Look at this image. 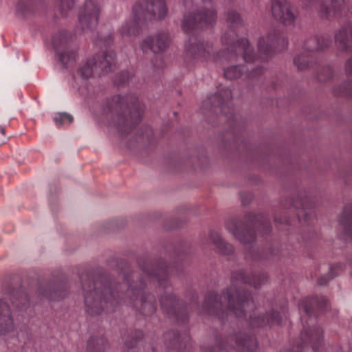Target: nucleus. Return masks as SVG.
I'll list each match as a JSON object with an SVG mask.
<instances>
[{"label": "nucleus", "mask_w": 352, "mask_h": 352, "mask_svg": "<svg viewBox=\"0 0 352 352\" xmlns=\"http://www.w3.org/2000/svg\"><path fill=\"white\" fill-rule=\"evenodd\" d=\"M317 42L318 41L315 36L309 37L305 41L304 50L309 52H319Z\"/></svg>", "instance_id": "nucleus-41"}, {"label": "nucleus", "mask_w": 352, "mask_h": 352, "mask_svg": "<svg viewBox=\"0 0 352 352\" xmlns=\"http://www.w3.org/2000/svg\"><path fill=\"white\" fill-rule=\"evenodd\" d=\"M112 41V37L111 36H108V38L105 39V42L109 44Z\"/></svg>", "instance_id": "nucleus-54"}, {"label": "nucleus", "mask_w": 352, "mask_h": 352, "mask_svg": "<svg viewBox=\"0 0 352 352\" xmlns=\"http://www.w3.org/2000/svg\"><path fill=\"white\" fill-rule=\"evenodd\" d=\"M133 12L134 23L140 28L147 21L164 18L167 8L164 0H142L135 4Z\"/></svg>", "instance_id": "nucleus-8"}, {"label": "nucleus", "mask_w": 352, "mask_h": 352, "mask_svg": "<svg viewBox=\"0 0 352 352\" xmlns=\"http://www.w3.org/2000/svg\"><path fill=\"white\" fill-rule=\"evenodd\" d=\"M258 346L254 335L234 331L224 337L215 338V344L204 346L205 352H252Z\"/></svg>", "instance_id": "nucleus-7"}, {"label": "nucleus", "mask_w": 352, "mask_h": 352, "mask_svg": "<svg viewBox=\"0 0 352 352\" xmlns=\"http://www.w3.org/2000/svg\"><path fill=\"white\" fill-rule=\"evenodd\" d=\"M176 268L177 274L179 275L182 272V267L180 266H174Z\"/></svg>", "instance_id": "nucleus-52"}, {"label": "nucleus", "mask_w": 352, "mask_h": 352, "mask_svg": "<svg viewBox=\"0 0 352 352\" xmlns=\"http://www.w3.org/2000/svg\"><path fill=\"white\" fill-rule=\"evenodd\" d=\"M230 136V134L228 133H226V134L223 136V138H222L221 141L222 142H224L226 141V140H228V137Z\"/></svg>", "instance_id": "nucleus-53"}, {"label": "nucleus", "mask_w": 352, "mask_h": 352, "mask_svg": "<svg viewBox=\"0 0 352 352\" xmlns=\"http://www.w3.org/2000/svg\"><path fill=\"white\" fill-rule=\"evenodd\" d=\"M102 112L112 120L120 133L128 135L134 132V142L138 144L144 146L153 142V131L151 127L135 128L143 112L142 105L135 96H114L104 102Z\"/></svg>", "instance_id": "nucleus-3"}, {"label": "nucleus", "mask_w": 352, "mask_h": 352, "mask_svg": "<svg viewBox=\"0 0 352 352\" xmlns=\"http://www.w3.org/2000/svg\"><path fill=\"white\" fill-rule=\"evenodd\" d=\"M333 94L337 96H352V82H344V83L335 87L333 88Z\"/></svg>", "instance_id": "nucleus-39"}, {"label": "nucleus", "mask_w": 352, "mask_h": 352, "mask_svg": "<svg viewBox=\"0 0 352 352\" xmlns=\"http://www.w3.org/2000/svg\"><path fill=\"white\" fill-rule=\"evenodd\" d=\"M340 223L346 234L352 237V204L344 206L340 217Z\"/></svg>", "instance_id": "nucleus-31"}, {"label": "nucleus", "mask_w": 352, "mask_h": 352, "mask_svg": "<svg viewBox=\"0 0 352 352\" xmlns=\"http://www.w3.org/2000/svg\"><path fill=\"white\" fill-rule=\"evenodd\" d=\"M129 146H133V143L132 142H130L129 144Z\"/></svg>", "instance_id": "nucleus-57"}, {"label": "nucleus", "mask_w": 352, "mask_h": 352, "mask_svg": "<svg viewBox=\"0 0 352 352\" xmlns=\"http://www.w3.org/2000/svg\"><path fill=\"white\" fill-rule=\"evenodd\" d=\"M334 75L333 66L330 65H318L314 72V76L320 82H325L331 80Z\"/></svg>", "instance_id": "nucleus-32"}, {"label": "nucleus", "mask_w": 352, "mask_h": 352, "mask_svg": "<svg viewBox=\"0 0 352 352\" xmlns=\"http://www.w3.org/2000/svg\"><path fill=\"white\" fill-rule=\"evenodd\" d=\"M44 6V0H20L16 6V12L23 16L39 10Z\"/></svg>", "instance_id": "nucleus-29"}, {"label": "nucleus", "mask_w": 352, "mask_h": 352, "mask_svg": "<svg viewBox=\"0 0 352 352\" xmlns=\"http://www.w3.org/2000/svg\"><path fill=\"white\" fill-rule=\"evenodd\" d=\"M263 74V68L261 67H258L251 71L248 74V77L252 79L258 78V77Z\"/></svg>", "instance_id": "nucleus-48"}, {"label": "nucleus", "mask_w": 352, "mask_h": 352, "mask_svg": "<svg viewBox=\"0 0 352 352\" xmlns=\"http://www.w3.org/2000/svg\"><path fill=\"white\" fill-rule=\"evenodd\" d=\"M95 70V63L91 58L87 61L85 65L80 68L78 73L82 78L88 79L90 77L96 76Z\"/></svg>", "instance_id": "nucleus-36"}, {"label": "nucleus", "mask_w": 352, "mask_h": 352, "mask_svg": "<svg viewBox=\"0 0 352 352\" xmlns=\"http://www.w3.org/2000/svg\"><path fill=\"white\" fill-rule=\"evenodd\" d=\"M118 274L126 283L128 289L124 294L121 285L113 281L103 270L80 276L84 295L85 310L88 315L97 316L103 312L113 311L122 302L143 316L153 315L157 309L155 296L144 291L146 283L137 272L124 261H115Z\"/></svg>", "instance_id": "nucleus-1"}, {"label": "nucleus", "mask_w": 352, "mask_h": 352, "mask_svg": "<svg viewBox=\"0 0 352 352\" xmlns=\"http://www.w3.org/2000/svg\"><path fill=\"white\" fill-rule=\"evenodd\" d=\"M342 270V265L341 263H336L331 265L329 267V274L322 275L319 277L317 280V283L319 285H326L331 279L337 276L339 271Z\"/></svg>", "instance_id": "nucleus-35"}, {"label": "nucleus", "mask_w": 352, "mask_h": 352, "mask_svg": "<svg viewBox=\"0 0 352 352\" xmlns=\"http://www.w3.org/2000/svg\"><path fill=\"white\" fill-rule=\"evenodd\" d=\"M212 51V46L208 43H204L201 38L192 36L185 44L186 56L193 58H207Z\"/></svg>", "instance_id": "nucleus-21"}, {"label": "nucleus", "mask_w": 352, "mask_h": 352, "mask_svg": "<svg viewBox=\"0 0 352 352\" xmlns=\"http://www.w3.org/2000/svg\"><path fill=\"white\" fill-rule=\"evenodd\" d=\"M164 343L167 347V352H182L186 345L181 340L177 331H168L164 334Z\"/></svg>", "instance_id": "nucleus-27"}, {"label": "nucleus", "mask_w": 352, "mask_h": 352, "mask_svg": "<svg viewBox=\"0 0 352 352\" xmlns=\"http://www.w3.org/2000/svg\"><path fill=\"white\" fill-rule=\"evenodd\" d=\"M205 2H210L212 0H204Z\"/></svg>", "instance_id": "nucleus-58"}, {"label": "nucleus", "mask_w": 352, "mask_h": 352, "mask_svg": "<svg viewBox=\"0 0 352 352\" xmlns=\"http://www.w3.org/2000/svg\"><path fill=\"white\" fill-rule=\"evenodd\" d=\"M166 290L160 296V303L163 312L177 322L185 323L188 321V314L186 303L179 299L171 290Z\"/></svg>", "instance_id": "nucleus-10"}, {"label": "nucleus", "mask_w": 352, "mask_h": 352, "mask_svg": "<svg viewBox=\"0 0 352 352\" xmlns=\"http://www.w3.org/2000/svg\"><path fill=\"white\" fill-rule=\"evenodd\" d=\"M140 267L151 279L156 280L161 286H163L168 277L167 265L162 259L157 261H139Z\"/></svg>", "instance_id": "nucleus-19"}, {"label": "nucleus", "mask_w": 352, "mask_h": 352, "mask_svg": "<svg viewBox=\"0 0 352 352\" xmlns=\"http://www.w3.org/2000/svg\"><path fill=\"white\" fill-rule=\"evenodd\" d=\"M303 5L305 6L306 7H310L314 3L316 2V0H301Z\"/></svg>", "instance_id": "nucleus-49"}, {"label": "nucleus", "mask_w": 352, "mask_h": 352, "mask_svg": "<svg viewBox=\"0 0 352 352\" xmlns=\"http://www.w3.org/2000/svg\"><path fill=\"white\" fill-rule=\"evenodd\" d=\"M100 8L96 0H85L79 11L78 20L84 31H93L97 26Z\"/></svg>", "instance_id": "nucleus-15"}, {"label": "nucleus", "mask_w": 352, "mask_h": 352, "mask_svg": "<svg viewBox=\"0 0 352 352\" xmlns=\"http://www.w3.org/2000/svg\"><path fill=\"white\" fill-rule=\"evenodd\" d=\"M280 214H279V212H276L274 214V221L275 223L277 224H286V225H290V220L286 217L284 216L283 218L279 217Z\"/></svg>", "instance_id": "nucleus-45"}, {"label": "nucleus", "mask_w": 352, "mask_h": 352, "mask_svg": "<svg viewBox=\"0 0 352 352\" xmlns=\"http://www.w3.org/2000/svg\"><path fill=\"white\" fill-rule=\"evenodd\" d=\"M180 251L178 250V249H175V254H177V255H179L180 254Z\"/></svg>", "instance_id": "nucleus-55"}, {"label": "nucleus", "mask_w": 352, "mask_h": 352, "mask_svg": "<svg viewBox=\"0 0 352 352\" xmlns=\"http://www.w3.org/2000/svg\"><path fill=\"white\" fill-rule=\"evenodd\" d=\"M293 63L298 71H307L313 67L311 58L305 52L296 55L294 57Z\"/></svg>", "instance_id": "nucleus-33"}, {"label": "nucleus", "mask_w": 352, "mask_h": 352, "mask_svg": "<svg viewBox=\"0 0 352 352\" xmlns=\"http://www.w3.org/2000/svg\"><path fill=\"white\" fill-rule=\"evenodd\" d=\"M226 22L230 28L221 36V42L226 49L218 54L222 63L235 62L239 56L247 63L254 62L257 56L254 54L253 47L248 40L237 38V34L233 30L243 25L240 14L233 9L229 10L226 14Z\"/></svg>", "instance_id": "nucleus-5"}, {"label": "nucleus", "mask_w": 352, "mask_h": 352, "mask_svg": "<svg viewBox=\"0 0 352 352\" xmlns=\"http://www.w3.org/2000/svg\"><path fill=\"white\" fill-rule=\"evenodd\" d=\"M197 299H198L197 294L196 292H194L192 294V300L193 301V303L196 305V307H198Z\"/></svg>", "instance_id": "nucleus-50"}, {"label": "nucleus", "mask_w": 352, "mask_h": 352, "mask_svg": "<svg viewBox=\"0 0 352 352\" xmlns=\"http://www.w3.org/2000/svg\"><path fill=\"white\" fill-rule=\"evenodd\" d=\"M282 317L279 312L272 309L265 314H257L254 310L249 314L250 325L252 328H260L267 325L279 324Z\"/></svg>", "instance_id": "nucleus-22"}, {"label": "nucleus", "mask_w": 352, "mask_h": 352, "mask_svg": "<svg viewBox=\"0 0 352 352\" xmlns=\"http://www.w3.org/2000/svg\"><path fill=\"white\" fill-rule=\"evenodd\" d=\"M75 3L76 0H55V8L60 14L65 17L74 8Z\"/></svg>", "instance_id": "nucleus-34"}, {"label": "nucleus", "mask_w": 352, "mask_h": 352, "mask_svg": "<svg viewBox=\"0 0 352 352\" xmlns=\"http://www.w3.org/2000/svg\"><path fill=\"white\" fill-rule=\"evenodd\" d=\"M116 54L113 52H105L92 58L95 63L96 76L106 75L113 72L116 65Z\"/></svg>", "instance_id": "nucleus-24"}, {"label": "nucleus", "mask_w": 352, "mask_h": 352, "mask_svg": "<svg viewBox=\"0 0 352 352\" xmlns=\"http://www.w3.org/2000/svg\"><path fill=\"white\" fill-rule=\"evenodd\" d=\"M72 37L66 31H61L52 38V44L64 68L69 67L76 60V51L71 47Z\"/></svg>", "instance_id": "nucleus-14"}, {"label": "nucleus", "mask_w": 352, "mask_h": 352, "mask_svg": "<svg viewBox=\"0 0 352 352\" xmlns=\"http://www.w3.org/2000/svg\"><path fill=\"white\" fill-rule=\"evenodd\" d=\"M279 250L276 248H270V252L260 255V256H255L254 257V259H268L270 258L272 256H275L278 254Z\"/></svg>", "instance_id": "nucleus-44"}, {"label": "nucleus", "mask_w": 352, "mask_h": 352, "mask_svg": "<svg viewBox=\"0 0 352 352\" xmlns=\"http://www.w3.org/2000/svg\"><path fill=\"white\" fill-rule=\"evenodd\" d=\"M280 206L283 210L292 208L298 210L296 217L299 222H307L310 214L307 212V210L315 206V201L308 197L305 191L300 190L294 194L292 197L282 201Z\"/></svg>", "instance_id": "nucleus-13"}, {"label": "nucleus", "mask_w": 352, "mask_h": 352, "mask_svg": "<svg viewBox=\"0 0 352 352\" xmlns=\"http://www.w3.org/2000/svg\"><path fill=\"white\" fill-rule=\"evenodd\" d=\"M14 329L10 308L7 302L0 299V334L10 333Z\"/></svg>", "instance_id": "nucleus-26"}, {"label": "nucleus", "mask_w": 352, "mask_h": 352, "mask_svg": "<svg viewBox=\"0 0 352 352\" xmlns=\"http://www.w3.org/2000/svg\"><path fill=\"white\" fill-rule=\"evenodd\" d=\"M4 292L7 294L12 305L18 309H25L29 305V296L23 288L20 279L14 283L7 284L4 287Z\"/></svg>", "instance_id": "nucleus-20"}, {"label": "nucleus", "mask_w": 352, "mask_h": 352, "mask_svg": "<svg viewBox=\"0 0 352 352\" xmlns=\"http://www.w3.org/2000/svg\"><path fill=\"white\" fill-rule=\"evenodd\" d=\"M240 197L242 205L245 206L249 204L250 201L252 200L253 195L250 192H241Z\"/></svg>", "instance_id": "nucleus-46"}, {"label": "nucleus", "mask_w": 352, "mask_h": 352, "mask_svg": "<svg viewBox=\"0 0 352 352\" xmlns=\"http://www.w3.org/2000/svg\"><path fill=\"white\" fill-rule=\"evenodd\" d=\"M217 18L215 10L201 8L195 12L184 14L181 27L185 33L190 34L195 30L212 27L216 23Z\"/></svg>", "instance_id": "nucleus-9"}, {"label": "nucleus", "mask_w": 352, "mask_h": 352, "mask_svg": "<svg viewBox=\"0 0 352 352\" xmlns=\"http://www.w3.org/2000/svg\"><path fill=\"white\" fill-rule=\"evenodd\" d=\"M270 13L278 23L286 26H294L298 17V12L289 0H271Z\"/></svg>", "instance_id": "nucleus-11"}, {"label": "nucleus", "mask_w": 352, "mask_h": 352, "mask_svg": "<svg viewBox=\"0 0 352 352\" xmlns=\"http://www.w3.org/2000/svg\"><path fill=\"white\" fill-rule=\"evenodd\" d=\"M317 38L318 48L320 52H323L330 47L332 43L331 38L327 34H321L315 36Z\"/></svg>", "instance_id": "nucleus-40"}, {"label": "nucleus", "mask_w": 352, "mask_h": 352, "mask_svg": "<svg viewBox=\"0 0 352 352\" xmlns=\"http://www.w3.org/2000/svg\"><path fill=\"white\" fill-rule=\"evenodd\" d=\"M333 37L338 52L344 54L352 52V24L339 28L334 32Z\"/></svg>", "instance_id": "nucleus-23"}, {"label": "nucleus", "mask_w": 352, "mask_h": 352, "mask_svg": "<svg viewBox=\"0 0 352 352\" xmlns=\"http://www.w3.org/2000/svg\"><path fill=\"white\" fill-rule=\"evenodd\" d=\"M232 98L230 89L228 88L222 89L205 100L203 102V107L207 109L215 108V111H217L218 109L224 114L231 115L232 107L230 105V102Z\"/></svg>", "instance_id": "nucleus-18"}, {"label": "nucleus", "mask_w": 352, "mask_h": 352, "mask_svg": "<svg viewBox=\"0 0 352 352\" xmlns=\"http://www.w3.org/2000/svg\"><path fill=\"white\" fill-rule=\"evenodd\" d=\"M143 338V333L140 330L131 331L124 338L125 345L129 349L133 348L137 342Z\"/></svg>", "instance_id": "nucleus-38"}, {"label": "nucleus", "mask_w": 352, "mask_h": 352, "mask_svg": "<svg viewBox=\"0 0 352 352\" xmlns=\"http://www.w3.org/2000/svg\"><path fill=\"white\" fill-rule=\"evenodd\" d=\"M227 230L244 244H250L256 239V228L262 234H269L272 230L270 219L263 214L250 212L245 215L244 220L236 218L229 219L226 224Z\"/></svg>", "instance_id": "nucleus-6"}, {"label": "nucleus", "mask_w": 352, "mask_h": 352, "mask_svg": "<svg viewBox=\"0 0 352 352\" xmlns=\"http://www.w3.org/2000/svg\"><path fill=\"white\" fill-rule=\"evenodd\" d=\"M210 239L214 245L216 251L221 254L229 256L234 252V246L226 241L216 231H211L210 234Z\"/></svg>", "instance_id": "nucleus-28"}, {"label": "nucleus", "mask_w": 352, "mask_h": 352, "mask_svg": "<svg viewBox=\"0 0 352 352\" xmlns=\"http://www.w3.org/2000/svg\"><path fill=\"white\" fill-rule=\"evenodd\" d=\"M267 280L266 273L259 272L249 276L243 270L235 272L232 275L230 285L221 295L214 292L206 294L201 313L217 317L219 320H223L228 311L237 318H243L248 309L254 307L251 294L245 291L244 285H249L258 289Z\"/></svg>", "instance_id": "nucleus-2"}, {"label": "nucleus", "mask_w": 352, "mask_h": 352, "mask_svg": "<svg viewBox=\"0 0 352 352\" xmlns=\"http://www.w3.org/2000/svg\"><path fill=\"white\" fill-rule=\"evenodd\" d=\"M245 71L242 65H232L224 69L223 75L226 78L234 80L240 78Z\"/></svg>", "instance_id": "nucleus-37"}, {"label": "nucleus", "mask_w": 352, "mask_h": 352, "mask_svg": "<svg viewBox=\"0 0 352 352\" xmlns=\"http://www.w3.org/2000/svg\"><path fill=\"white\" fill-rule=\"evenodd\" d=\"M329 307V301L324 296H314L305 298L299 304L302 313L301 320L303 331L300 333V344L296 349L294 346L292 352H319V347L322 344V330L317 327L311 328L316 321L314 310L324 311Z\"/></svg>", "instance_id": "nucleus-4"}, {"label": "nucleus", "mask_w": 352, "mask_h": 352, "mask_svg": "<svg viewBox=\"0 0 352 352\" xmlns=\"http://www.w3.org/2000/svg\"><path fill=\"white\" fill-rule=\"evenodd\" d=\"M108 343L103 335L91 336L87 341V352H104Z\"/></svg>", "instance_id": "nucleus-30"}, {"label": "nucleus", "mask_w": 352, "mask_h": 352, "mask_svg": "<svg viewBox=\"0 0 352 352\" xmlns=\"http://www.w3.org/2000/svg\"><path fill=\"white\" fill-rule=\"evenodd\" d=\"M54 120L56 125L61 126L65 121L72 123L73 122V117L66 113H60L54 118Z\"/></svg>", "instance_id": "nucleus-42"}, {"label": "nucleus", "mask_w": 352, "mask_h": 352, "mask_svg": "<svg viewBox=\"0 0 352 352\" xmlns=\"http://www.w3.org/2000/svg\"><path fill=\"white\" fill-rule=\"evenodd\" d=\"M344 72L347 76H352V56L349 57L345 61Z\"/></svg>", "instance_id": "nucleus-47"}, {"label": "nucleus", "mask_w": 352, "mask_h": 352, "mask_svg": "<svg viewBox=\"0 0 352 352\" xmlns=\"http://www.w3.org/2000/svg\"><path fill=\"white\" fill-rule=\"evenodd\" d=\"M38 292L51 300H61L68 294L67 280L60 277L53 281L43 282L40 284Z\"/></svg>", "instance_id": "nucleus-17"}, {"label": "nucleus", "mask_w": 352, "mask_h": 352, "mask_svg": "<svg viewBox=\"0 0 352 352\" xmlns=\"http://www.w3.org/2000/svg\"><path fill=\"white\" fill-rule=\"evenodd\" d=\"M170 37L167 32H159L155 39L152 37H148L141 44V48L144 52L147 50H151L154 54L164 52L168 47Z\"/></svg>", "instance_id": "nucleus-25"}, {"label": "nucleus", "mask_w": 352, "mask_h": 352, "mask_svg": "<svg viewBox=\"0 0 352 352\" xmlns=\"http://www.w3.org/2000/svg\"><path fill=\"white\" fill-rule=\"evenodd\" d=\"M1 129V133L3 134V135H5V129L3 127L1 126L0 128Z\"/></svg>", "instance_id": "nucleus-56"}, {"label": "nucleus", "mask_w": 352, "mask_h": 352, "mask_svg": "<svg viewBox=\"0 0 352 352\" xmlns=\"http://www.w3.org/2000/svg\"><path fill=\"white\" fill-rule=\"evenodd\" d=\"M349 1L350 0H318L316 11L320 19L331 21L341 15Z\"/></svg>", "instance_id": "nucleus-16"}, {"label": "nucleus", "mask_w": 352, "mask_h": 352, "mask_svg": "<svg viewBox=\"0 0 352 352\" xmlns=\"http://www.w3.org/2000/svg\"><path fill=\"white\" fill-rule=\"evenodd\" d=\"M128 33H129V34H135L136 33H138V29H136V30L129 29Z\"/></svg>", "instance_id": "nucleus-51"}, {"label": "nucleus", "mask_w": 352, "mask_h": 352, "mask_svg": "<svg viewBox=\"0 0 352 352\" xmlns=\"http://www.w3.org/2000/svg\"><path fill=\"white\" fill-rule=\"evenodd\" d=\"M129 73L126 71H122L116 76V83L119 85L125 84L129 81Z\"/></svg>", "instance_id": "nucleus-43"}, {"label": "nucleus", "mask_w": 352, "mask_h": 352, "mask_svg": "<svg viewBox=\"0 0 352 352\" xmlns=\"http://www.w3.org/2000/svg\"><path fill=\"white\" fill-rule=\"evenodd\" d=\"M288 41L278 30H270L265 36L258 41V57L266 60L271 57L275 50H283L287 47Z\"/></svg>", "instance_id": "nucleus-12"}]
</instances>
